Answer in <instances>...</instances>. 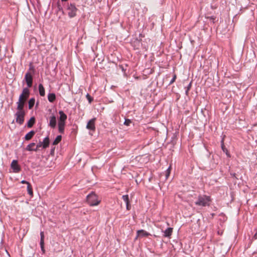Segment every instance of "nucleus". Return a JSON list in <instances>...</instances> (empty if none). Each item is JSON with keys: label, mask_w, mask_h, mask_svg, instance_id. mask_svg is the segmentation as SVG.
Masks as SVG:
<instances>
[{"label": "nucleus", "mask_w": 257, "mask_h": 257, "mask_svg": "<svg viewBox=\"0 0 257 257\" xmlns=\"http://www.w3.org/2000/svg\"><path fill=\"white\" fill-rule=\"evenodd\" d=\"M173 232V228L168 227L164 231V236L170 237Z\"/></svg>", "instance_id": "nucleus-14"}, {"label": "nucleus", "mask_w": 257, "mask_h": 257, "mask_svg": "<svg viewBox=\"0 0 257 257\" xmlns=\"http://www.w3.org/2000/svg\"><path fill=\"white\" fill-rule=\"evenodd\" d=\"M11 166L14 173H18L21 171V168L18 165L17 160H13L11 163Z\"/></svg>", "instance_id": "nucleus-9"}, {"label": "nucleus", "mask_w": 257, "mask_h": 257, "mask_svg": "<svg viewBox=\"0 0 257 257\" xmlns=\"http://www.w3.org/2000/svg\"><path fill=\"white\" fill-rule=\"evenodd\" d=\"M169 175H170V172H166V178H167L168 177V176H169Z\"/></svg>", "instance_id": "nucleus-35"}, {"label": "nucleus", "mask_w": 257, "mask_h": 257, "mask_svg": "<svg viewBox=\"0 0 257 257\" xmlns=\"http://www.w3.org/2000/svg\"><path fill=\"white\" fill-rule=\"evenodd\" d=\"M221 149H222L223 152L226 154V156L228 157H230V154L228 153L227 149L225 148V147L224 145V142H223V140L221 141Z\"/></svg>", "instance_id": "nucleus-22"}, {"label": "nucleus", "mask_w": 257, "mask_h": 257, "mask_svg": "<svg viewBox=\"0 0 257 257\" xmlns=\"http://www.w3.org/2000/svg\"><path fill=\"white\" fill-rule=\"evenodd\" d=\"M59 114L60 116L58 118V131L60 134H63L67 116L62 110H59Z\"/></svg>", "instance_id": "nucleus-2"}, {"label": "nucleus", "mask_w": 257, "mask_h": 257, "mask_svg": "<svg viewBox=\"0 0 257 257\" xmlns=\"http://www.w3.org/2000/svg\"><path fill=\"white\" fill-rule=\"evenodd\" d=\"M86 97L87 100L88 101V102L89 103H91V102L93 100V98L91 97L88 93H87V94L86 95Z\"/></svg>", "instance_id": "nucleus-27"}, {"label": "nucleus", "mask_w": 257, "mask_h": 257, "mask_svg": "<svg viewBox=\"0 0 257 257\" xmlns=\"http://www.w3.org/2000/svg\"><path fill=\"white\" fill-rule=\"evenodd\" d=\"M62 139V136L61 135L57 136L55 140L53 142V145H57Z\"/></svg>", "instance_id": "nucleus-23"}, {"label": "nucleus", "mask_w": 257, "mask_h": 257, "mask_svg": "<svg viewBox=\"0 0 257 257\" xmlns=\"http://www.w3.org/2000/svg\"><path fill=\"white\" fill-rule=\"evenodd\" d=\"M21 183L22 184H27V186L30 184V183L29 182H28V181H26V180H22L21 181Z\"/></svg>", "instance_id": "nucleus-32"}, {"label": "nucleus", "mask_w": 257, "mask_h": 257, "mask_svg": "<svg viewBox=\"0 0 257 257\" xmlns=\"http://www.w3.org/2000/svg\"><path fill=\"white\" fill-rule=\"evenodd\" d=\"M132 121L130 119H125V120L124 121V124L126 126H129L131 123H132Z\"/></svg>", "instance_id": "nucleus-28"}, {"label": "nucleus", "mask_w": 257, "mask_h": 257, "mask_svg": "<svg viewBox=\"0 0 257 257\" xmlns=\"http://www.w3.org/2000/svg\"><path fill=\"white\" fill-rule=\"evenodd\" d=\"M192 86V82H190L189 84L188 85V86L186 87V89H187V90H190Z\"/></svg>", "instance_id": "nucleus-31"}, {"label": "nucleus", "mask_w": 257, "mask_h": 257, "mask_svg": "<svg viewBox=\"0 0 257 257\" xmlns=\"http://www.w3.org/2000/svg\"><path fill=\"white\" fill-rule=\"evenodd\" d=\"M30 70H33V71L35 70L34 67L31 64L30 65L29 67V71Z\"/></svg>", "instance_id": "nucleus-34"}, {"label": "nucleus", "mask_w": 257, "mask_h": 257, "mask_svg": "<svg viewBox=\"0 0 257 257\" xmlns=\"http://www.w3.org/2000/svg\"><path fill=\"white\" fill-rule=\"evenodd\" d=\"M54 149H55V148H54V149H51V154H52L53 152H54Z\"/></svg>", "instance_id": "nucleus-40"}, {"label": "nucleus", "mask_w": 257, "mask_h": 257, "mask_svg": "<svg viewBox=\"0 0 257 257\" xmlns=\"http://www.w3.org/2000/svg\"><path fill=\"white\" fill-rule=\"evenodd\" d=\"M122 198L126 204H128V203H129V198L128 195H123L122 196Z\"/></svg>", "instance_id": "nucleus-26"}, {"label": "nucleus", "mask_w": 257, "mask_h": 257, "mask_svg": "<svg viewBox=\"0 0 257 257\" xmlns=\"http://www.w3.org/2000/svg\"><path fill=\"white\" fill-rule=\"evenodd\" d=\"M25 111H17L15 113L16 121L17 123L21 125L24 121Z\"/></svg>", "instance_id": "nucleus-6"}, {"label": "nucleus", "mask_w": 257, "mask_h": 257, "mask_svg": "<svg viewBox=\"0 0 257 257\" xmlns=\"http://www.w3.org/2000/svg\"><path fill=\"white\" fill-rule=\"evenodd\" d=\"M35 134V132L34 131H31L25 135V139L26 141H29L33 137Z\"/></svg>", "instance_id": "nucleus-15"}, {"label": "nucleus", "mask_w": 257, "mask_h": 257, "mask_svg": "<svg viewBox=\"0 0 257 257\" xmlns=\"http://www.w3.org/2000/svg\"><path fill=\"white\" fill-rule=\"evenodd\" d=\"M96 118H93L89 120L86 125V128L90 131H94L95 130V121Z\"/></svg>", "instance_id": "nucleus-8"}, {"label": "nucleus", "mask_w": 257, "mask_h": 257, "mask_svg": "<svg viewBox=\"0 0 257 257\" xmlns=\"http://www.w3.org/2000/svg\"><path fill=\"white\" fill-rule=\"evenodd\" d=\"M35 146V143H31L29 144L26 148V150L28 151H35L34 147Z\"/></svg>", "instance_id": "nucleus-19"}, {"label": "nucleus", "mask_w": 257, "mask_h": 257, "mask_svg": "<svg viewBox=\"0 0 257 257\" xmlns=\"http://www.w3.org/2000/svg\"><path fill=\"white\" fill-rule=\"evenodd\" d=\"M176 75L175 74H174L173 77V78H172V79H171V80L169 82V85H171L172 83H173L175 82V81L176 80Z\"/></svg>", "instance_id": "nucleus-29"}, {"label": "nucleus", "mask_w": 257, "mask_h": 257, "mask_svg": "<svg viewBox=\"0 0 257 257\" xmlns=\"http://www.w3.org/2000/svg\"><path fill=\"white\" fill-rule=\"evenodd\" d=\"M126 208L127 210H130L131 209V205L130 204V202L128 204H126Z\"/></svg>", "instance_id": "nucleus-33"}, {"label": "nucleus", "mask_w": 257, "mask_h": 257, "mask_svg": "<svg viewBox=\"0 0 257 257\" xmlns=\"http://www.w3.org/2000/svg\"><path fill=\"white\" fill-rule=\"evenodd\" d=\"M137 234L138 236H141V237H145V236H149L150 235V233L147 232L146 231L141 229L137 231Z\"/></svg>", "instance_id": "nucleus-13"}, {"label": "nucleus", "mask_w": 257, "mask_h": 257, "mask_svg": "<svg viewBox=\"0 0 257 257\" xmlns=\"http://www.w3.org/2000/svg\"><path fill=\"white\" fill-rule=\"evenodd\" d=\"M35 122V118L34 117H32L27 122V126L29 128L32 127Z\"/></svg>", "instance_id": "nucleus-20"}, {"label": "nucleus", "mask_w": 257, "mask_h": 257, "mask_svg": "<svg viewBox=\"0 0 257 257\" xmlns=\"http://www.w3.org/2000/svg\"><path fill=\"white\" fill-rule=\"evenodd\" d=\"M49 125L52 128H55L56 126V117L54 115L50 117Z\"/></svg>", "instance_id": "nucleus-12"}, {"label": "nucleus", "mask_w": 257, "mask_h": 257, "mask_svg": "<svg viewBox=\"0 0 257 257\" xmlns=\"http://www.w3.org/2000/svg\"><path fill=\"white\" fill-rule=\"evenodd\" d=\"M253 237L254 239H257V231L254 234V235Z\"/></svg>", "instance_id": "nucleus-36"}, {"label": "nucleus", "mask_w": 257, "mask_h": 257, "mask_svg": "<svg viewBox=\"0 0 257 257\" xmlns=\"http://www.w3.org/2000/svg\"><path fill=\"white\" fill-rule=\"evenodd\" d=\"M211 19H212L213 20V21L214 22V21L215 20V19L213 16H212L211 17Z\"/></svg>", "instance_id": "nucleus-41"}, {"label": "nucleus", "mask_w": 257, "mask_h": 257, "mask_svg": "<svg viewBox=\"0 0 257 257\" xmlns=\"http://www.w3.org/2000/svg\"><path fill=\"white\" fill-rule=\"evenodd\" d=\"M166 172H169L170 173V167H169L167 170H166Z\"/></svg>", "instance_id": "nucleus-38"}, {"label": "nucleus", "mask_w": 257, "mask_h": 257, "mask_svg": "<svg viewBox=\"0 0 257 257\" xmlns=\"http://www.w3.org/2000/svg\"><path fill=\"white\" fill-rule=\"evenodd\" d=\"M211 202L210 197L206 195H200L198 196L195 204L198 206L206 207L210 205Z\"/></svg>", "instance_id": "nucleus-1"}, {"label": "nucleus", "mask_w": 257, "mask_h": 257, "mask_svg": "<svg viewBox=\"0 0 257 257\" xmlns=\"http://www.w3.org/2000/svg\"><path fill=\"white\" fill-rule=\"evenodd\" d=\"M35 103V98L33 97L30 99V100L28 101V105H29V109H31Z\"/></svg>", "instance_id": "nucleus-21"}, {"label": "nucleus", "mask_w": 257, "mask_h": 257, "mask_svg": "<svg viewBox=\"0 0 257 257\" xmlns=\"http://www.w3.org/2000/svg\"><path fill=\"white\" fill-rule=\"evenodd\" d=\"M40 236H41L40 242V247H41V250L42 251L43 253H44L45 252V250L44 248V234L43 231H41Z\"/></svg>", "instance_id": "nucleus-11"}, {"label": "nucleus", "mask_w": 257, "mask_h": 257, "mask_svg": "<svg viewBox=\"0 0 257 257\" xmlns=\"http://www.w3.org/2000/svg\"><path fill=\"white\" fill-rule=\"evenodd\" d=\"M218 234L219 235H221L222 234V232H220V231H218Z\"/></svg>", "instance_id": "nucleus-39"}, {"label": "nucleus", "mask_w": 257, "mask_h": 257, "mask_svg": "<svg viewBox=\"0 0 257 257\" xmlns=\"http://www.w3.org/2000/svg\"><path fill=\"white\" fill-rule=\"evenodd\" d=\"M27 99H25V98H22V96L20 95L19 101L17 102V110L18 111H25L24 110V105L25 104V102Z\"/></svg>", "instance_id": "nucleus-7"}, {"label": "nucleus", "mask_w": 257, "mask_h": 257, "mask_svg": "<svg viewBox=\"0 0 257 257\" xmlns=\"http://www.w3.org/2000/svg\"><path fill=\"white\" fill-rule=\"evenodd\" d=\"M62 2H66L68 0H61Z\"/></svg>", "instance_id": "nucleus-42"}, {"label": "nucleus", "mask_w": 257, "mask_h": 257, "mask_svg": "<svg viewBox=\"0 0 257 257\" xmlns=\"http://www.w3.org/2000/svg\"><path fill=\"white\" fill-rule=\"evenodd\" d=\"M57 8H58V9L59 11H62V12H63V8H62V6L59 4V3L57 4Z\"/></svg>", "instance_id": "nucleus-30"}, {"label": "nucleus", "mask_w": 257, "mask_h": 257, "mask_svg": "<svg viewBox=\"0 0 257 257\" xmlns=\"http://www.w3.org/2000/svg\"><path fill=\"white\" fill-rule=\"evenodd\" d=\"M27 191L29 195H33V189L30 184L27 186Z\"/></svg>", "instance_id": "nucleus-25"}, {"label": "nucleus", "mask_w": 257, "mask_h": 257, "mask_svg": "<svg viewBox=\"0 0 257 257\" xmlns=\"http://www.w3.org/2000/svg\"><path fill=\"white\" fill-rule=\"evenodd\" d=\"M23 81L26 82L28 87H32L33 83V76L29 71L26 73Z\"/></svg>", "instance_id": "nucleus-5"}, {"label": "nucleus", "mask_w": 257, "mask_h": 257, "mask_svg": "<svg viewBox=\"0 0 257 257\" xmlns=\"http://www.w3.org/2000/svg\"><path fill=\"white\" fill-rule=\"evenodd\" d=\"M38 89L40 95L41 96H44L45 95V90L42 84L40 83L39 84Z\"/></svg>", "instance_id": "nucleus-17"}, {"label": "nucleus", "mask_w": 257, "mask_h": 257, "mask_svg": "<svg viewBox=\"0 0 257 257\" xmlns=\"http://www.w3.org/2000/svg\"><path fill=\"white\" fill-rule=\"evenodd\" d=\"M30 87H26L24 88L22 91V93L20 94V95L22 96V98H25V99H27L30 95Z\"/></svg>", "instance_id": "nucleus-10"}, {"label": "nucleus", "mask_w": 257, "mask_h": 257, "mask_svg": "<svg viewBox=\"0 0 257 257\" xmlns=\"http://www.w3.org/2000/svg\"><path fill=\"white\" fill-rule=\"evenodd\" d=\"M48 99L49 102H53L56 99V95L54 93H50L48 95Z\"/></svg>", "instance_id": "nucleus-18"}, {"label": "nucleus", "mask_w": 257, "mask_h": 257, "mask_svg": "<svg viewBox=\"0 0 257 257\" xmlns=\"http://www.w3.org/2000/svg\"><path fill=\"white\" fill-rule=\"evenodd\" d=\"M87 202L90 206L97 205L100 201L98 200L97 195L93 192L87 196Z\"/></svg>", "instance_id": "nucleus-4"}, {"label": "nucleus", "mask_w": 257, "mask_h": 257, "mask_svg": "<svg viewBox=\"0 0 257 257\" xmlns=\"http://www.w3.org/2000/svg\"><path fill=\"white\" fill-rule=\"evenodd\" d=\"M42 147L43 148V145L42 144V142L40 141L39 143L37 144L36 148H35V152H37L38 150H39V148Z\"/></svg>", "instance_id": "nucleus-24"}, {"label": "nucleus", "mask_w": 257, "mask_h": 257, "mask_svg": "<svg viewBox=\"0 0 257 257\" xmlns=\"http://www.w3.org/2000/svg\"><path fill=\"white\" fill-rule=\"evenodd\" d=\"M43 145V149L48 148L49 146L50 140L48 136L45 138L43 141L42 142Z\"/></svg>", "instance_id": "nucleus-16"}, {"label": "nucleus", "mask_w": 257, "mask_h": 257, "mask_svg": "<svg viewBox=\"0 0 257 257\" xmlns=\"http://www.w3.org/2000/svg\"><path fill=\"white\" fill-rule=\"evenodd\" d=\"M66 6V10L68 11V15L70 18H74L76 16V13L78 9L74 3H67L64 4Z\"/></svg>", "instance_id": "nucleus-3"}, {"label": "nucleus", "mask_w": 257, "mask_h": 257, "mask_svg": "<svg viewBox=\"0 0 257 257\" xmlns=\"http://www.w3.org/2000/svg\"><path fill=\"white\" fill-rule=\"evenodd\" d=\"M189 91V90H187V89H186L185 94H186V95H188Z\"/></svg>", "instance_id": "nucleus-37"}]
</instances>
